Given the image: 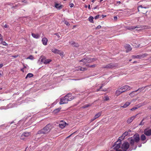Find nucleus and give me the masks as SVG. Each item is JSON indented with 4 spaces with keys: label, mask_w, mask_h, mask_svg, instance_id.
<instances>
[{
    "label": "nucleus",
    "mask_w": 151,
    "mask_h": 151,
    "mask_svg": "<svg viewBox=\"0 0 151 151\" xmlns=\"http://www.w3.org/2000/svg\"><path fill=\"white\" fill-rule=\"evenodd\" d=\"M74 99V97L72 96L71 94L68 93L63 98L60 99L59 104H67L68 101H70Z\"/></svg>",
    "instance_id": "obj_1"
},
{
    "label": "nucleus",
    "mask_w": 151,
    "mask_h": 151,
    "mask_svg": "<svg viewBox=\"0 0 151 151\" xmlns=\"http://www.w3.org/2000/svg\"><path fill=\"white\" fill-rule=\"evenodd\" d=\"M52 129V125L50 124H47L43 129L39 130L37 134H46L49 132Z\"/></svg>",
    "instance_id": "obj_2"
},
{
    "label": "nucleus",
    "mask_w": 151,
    "mask_h": 151,
    "mask_svg": "<svg viewBox=\"0 0 151 151\" xmlns=\"http://www.w3.org/2000/svg\"><path fill=\"white\" fill-rule=\"evenodd\" d=\"M131 139L129 140V142L132 146L134 145V142L137 143H138L140 140L139 135L138 133L135 134L132 137H131Z\"/></svg>",
    "instance_id": "obj_3"
},
{
    "label": "nucleus",
    "mask_w": 151,
    "mask_h": 151,
    "mask_svg": "<svg viewBox=\"0 0 151 151\" xmlns=\"http://www.w3.org/2000/svg\"><path fill=\"white\" fill-rule=\"evenodd\" d=\"M129 147V144L127 142H124L121 146V148L123 151H126Z\"/></svg>",
    "instance_id": "obj_4"
},
{
    "label": "nucleus",
    "mask_w": 151,
    "mask_h": 151,
    "mask_svg": "<svg viewBox=\"0 0 151 151\" xmlns=\"http://www.w3.org/2000/svg\"><path fill=\"white\" fill-rule=\"evenodd\" d=\"M117 66V65L116 63H111L104 66L103 68H106L107 69H110L113 68Z\"/></svg>",
    "instance_id": "obj_5"
},
{
    "label": "nucleus",
    "mask_w": 151,
    "mask_h": 151,
    "mask_svg": "<svg viewBox=\"0 0 151 151\" xmlns=\"http://www.w3.org/2000/svg\"><path fill=\"white\" fill-rule=\"evenodd\" d=\"M122 139H119L118 141H116L114 145L113 146L114 149L115 150L118 149L120 147V144L121 143Z\"/></svg>",
    "instance_id": "obj_6"
},
{
    "label": "nucleus",
    "mask_w": 151,
    "mask_h": 151,
    "mask_svg": "<svg viewBox=\"0 0 151 151\" xmlns=\"http://www.w3.org/2000/svg\"><path fill=\"white\" fill-rule=\"evenodd\" d=\"M147 55V54L145 53L142 55H133L132 58H134L141 59L146 57Z\"/></svg>",
    "instance_id": "obj_7"
},
{
    "label": "nucleus",
    "mask_w": 151,
    "mask_h": 151,
    "mask_svg": "<svg viewBox=\"0 0 151 151\" xmlns=\"http://www.w3.org/2000/svg\"><path fill=\"white\" fill-rule=\"evenodd\" d=\"M45 59V57L43 56L41 57V61L42 62H43V63L45 64H47L49 63L51 61V60L50 59Z\"/></svg>",
    "instance_id": "obj_8"
},
{
    "label": "nucleus",
    "mask_w": 151,
    "mask_h": 151,
    "mask_svg": "<svg viewBox=\"0 0 151 151\" xmlns=\"http://www.w3.org/2000/svg\"><path fill=\"white\" fill-rule=\"evenodd\" d=\"M144 134L147 136L151 135V129L149 128H146L144 131Z\"/></svg>",
    "instance_id": "obj_9"
},
{
    "label": "nucleus",
    "mask_w": 151,
    "mask_h": 151,
    "mask_svg": "<svg viewBox=\"0 0 151 151\" xmlns=\"http://www.w3.org/2000/svg\"><path fill=\"white\" fill-rule=\"evenodd\" d=\"M131 88H132L130 87L129 86L127 85H125L121 87L120 88V89H121L123 93L127 91L128 89H130Z\"/></svg>",
    "instance_id": "obj_10"
},
{
    "label": "nucleus",
    "mask_w": 151,
    "mask_h": 151,
    "mask_svg": "<svg viewBox=\"0 0 151 151\" xmlns=\"http://www.w3.org/2000/svg\"><path fill=\"white\" fill-rule=\"evenodd\" d=\"M52 52L54 53L59 54L60 55H62L63 54V52L56 49H53L52 50Z\"/></svg>",
    "instance_id": "obj_11"
},
{
    "label": "nucleus",
    "mask_w": 151,
    "mask_h": 151,
    "mask_svg": "<svg viewBox=\"0 0 151 151\" xmlns=\"http://www.w3.org/2000/svg\"><path fill=\"white\" fill-rule=\"evenodd\" d=\"M145 86V87H142L141 88H139V89H138L137 90L135 91H133L132 93H130L129 94V95H131L132 93H134L135 92H137V91H138V93H139L140 92H141L146 87H147V86Z\"/></svg>",
    "instance_id": "obj_12"
},
{
    "label": "nucleus",
    "mask_w": 151,
    "mask_h": 151,
    "mask_svg": "<svg viewBox=\"0 0 151 151\" xmlns=\"http://www.w3.org/2000/svg\"><path fill=\"white\" fill-rule=\"evenodd\" d=\"M67 123L63 121H60V122L58 125V126L61 129H63L66 126Z\"/></svg>",
    "instance_id": "obj_13"
},
{
    "label": "nucleus",
    "mask_w": 151,
    "mask_h": 151,
    "mask_svg": "<svg viewBox=\"0 0 151 151\" xmlns=\"http://www.w3.org/2000/svg\"><path fill=\"white\" fill-rule=\"evenodd\" d=\"M134 29H136V30H142L143 29H145V26H142L139 25H138L136 26H133Z\"/></svg>",
    "instance_id": "obj_14"
},
{
    "label": "nucleus",
    "mask_w": 151,
    "mask_h": 151,
    "mask_svg": "<svg viewBox=\"0 0 151 151\" xmlns=\"http://www.w3.org/2000/svg\"><path fill=\"white\" fill-rule=\"evenodd\" d=\"M69 43L73 46L76 47H78L79 46V45L77 43H76L74 41H70Z\"/></svg>",
    "instance_id": "obj_15"
},
{
    "label": "nucleus",
    "mask_w": 151,
    "mask_h": 151,
    "mask_svg": "<svg viewBox=\"0 0 151 151\" xmlns=\"http://www.w3.org/2000/svg\"><path fill=\"white\" fill-rule=\"evenodd\" d=\"M32 35L33 37L36 39H38L40 37V35L38 34L32 33Z\"/></svg>",
    "instance_id": "obj_16"
},
{
    "label": "nucleus",
    "mask_w": 151,
    "mask_h": 151,
    "mask_svg": "<svg viewBox=\"0 0 151 151\" xmlns=\"http://www.w3.org/2000/svg\"><path fill=\"white\" fill-rule=\"evenodd\" d=\"M128 134V132L127 131L125 132L122 135V136L119 138L123 140L124 138Z\"/></svg>",
    "instance_id": "obj_17"
},
{
    "label": "nucleus",
    "mask_w": 151,
    "mask_h": 151,
    "mask_svg": "<svg viewBox=\"0 0 151 151\" xmlns=\"http://www.w3.org/2000/svg\"><path fill=\"white\" fill-rule=\"evenodd\" d=\"M55 7L56 8L58 9H60L63 8V5H60L59 4L56 3L55 4Z\"/></svg>",
    "instance_id": "obj_18"
},
{
    "label": "nucleus",
    "mask_w": 151,
    "mask_h": 151,
    "mask_svg": "<svg viewBox=\"0 0 151 151\" xmlns=\"http://www.w3.org/2000/svg\"><path fill=\"white\" fill-rule=\"evenodd\" d=\"M135 117L136 116H133L130 117L127 120V122L128 123H131L133 120V119H134V118H135Z\"/></svg>",
    "instance_id": "obj_19"
},
{
    "label": "nucleus",
    "mask_w": 151,
    "mask_h": 151,
    "mask_svg": "<svg viewBox=\"0 0 151 151\" xmlns=\"http://www.w3.org/2000/svg\"><path fill=\"white\" fill-rule=\"evenodd\" d=\"M125 47L126 49V51L127 52V51H130L132 50V48L130 45L128 44L126 45L125 46Z\"/></svg>",
    "instance_id": "obj_20"
},
{
    "label": "nucleus",
    "mask_w": 151,
    "mask_h": 151,
    "mask_svg": "<svg viewBox=\"0 0 151 151\" xmlns=\"http://www.w3.org/2000/svg\"><path fill=\"white\" fill-rule=\"evenodd\" d=\"M47 41L48 40L45 37L43 38L42 39V43L44 45H47Z\"/></svg>",
    "instance_id": "obj_21"
},
{
    "label": "nucleus",
    "mask_w": 151,
    "mask_h": 151,
    "mask_svg": "<svg viewBox=\"0 0 151 151\" xmlns=\"http://www.w3.org/2000/svg\"><path fill=\"white\" fill-rule=\"evenodd\" d=\"M30 135V132H24L22 135V136H24L25 137H28Z\"/></svg>",
    "instance_id": "obj_22"
},
{
    "label": "nucleus",
    "mask_w": 151,
    "mask_h": 151,
    "mask_svg": "<svg viewBox=\"0 0 151 151\" xmlns=\"http://www.w3.org/2000/svg\"><path fill=\"white\" fill-rule=\"evenodd\" d=\"M122 93L123 92H122L121 90L119 88V89L118 90L116 91L115 94L116 96H118L120 94H121V93Z\"/></svg>",
    "instance_id": "obj_23"
},
{
    "label": "nucleus",
    "mask_w": 151,
    "mask_h": 151,
    "mask_svg": "<svg viewBox=\"0 0 151 151\" xmlns=\"http://www.w3.org/2000/svg\"><path fill=\"white\" fill-rule=\"evenodd\" d=\"M61 109V107H59L58 108L55 109L53 112V113L54 114H57L60 111Z\"/></svg>",
    "instance_id": "obj_24"
},
{
    "label": "nucleus",
    "mask_w": 151,
    "mask_h": 151,
    "mask_svg": "<svg viewBox=\"0 0 151 151\" xmlns=\"http://www.w3.org/2000/svg\"><path fill=\"white\" fill-rule=\"evenodd\" d=\"M140 138L141 141H144L146 139V137L145 134H142L141 135Z\"/></svg>",
    "instance_id": "obj_25"
},
{
    "label": "nucleus",
    "mask_w": 151,
    "mask_h": 151,
    "mask_svg": "<svg viewBox=\"0 0 151 151\" xmlns=\"http://www.w3.org/2000/svg\"><path fill=\"white\" fill-rule=\"evenodd\" d=\"M131 103L130 102H126L124 104V105L123 106H122L121 107L124 108H126Z\"/></svg>",
    "instance_id": "obj_26"
},
{
    "label": "nucleus",
    "mask_w": 151,
    "mask_h": 151,
    "mask_svg": "<svg viewBox=\"0 0 151 151\" xmlns=\"http://www.w3.org/2000/svg\"><path fill=\"white\" fill-rule=\"evenodd\" d=\"M101 114V112H98L97 114H96L94 116V119H96V118L100 116Z\"/></svg>",
    "instance_id": "obj_27"
},
{
    "label": "nucleus",
    "mask_w": 151,
    "mask_h": 151,
    "mask_svg": "<svg viewBox=\"0 0 151 151\" xmlns=\"http://www.w3.org/2000/svg\"><path fill=\"white\" fill-rule=\"evenodd\" d=\"M34 75L33 74L31 73H28L27 75L25 78L27 79L28 78H31Z\"/></svg>",
    "instance_id": "obj_28"
},
{
    "label": "nucleus",
    "mask_w": 151,
    "mask_h": 151,
    "mask_svg": "<svg viewBox=\"0 0 151 151\" xmlns=\"http://www.w3.org/2000/svg\"><path fill=\"white\" fill-rule=\"evenodd\" d=\"M93 17L92 16H90L88 18V20L91 23H93Z\"/></svg>",
    "instance_id": "obj_29"
},
{
    "label": "nucleus",
    "mask_w": 151,
    "mask_h": 151,
    "mask_svg": "<svg viewBox=\"0 0 151 151\" xmlns=\"http://www.w3.org/2000/svg\"><path fill=\"white\" fill-rule=\"evenodd\" d=\"M88 60H87V59H86V58H84L82 60H80L79 62H83L84 63H86Z\"/></svg>",
    "instance_id": "obj_30"
},
{
    "label": "nucleus",
    "mask_w": 151,
    "mask_h": 151,
    "mask_svg": "<svg viewBox=\"0 0 151 151\" xmlns=\"http://www.w3.org/2000/svg\"><path fill=\"white\" fill-rule=\"evenodd\" d=\"M91 106V104H86L84 105V106H82V108L83 109L86 108L89 106Z\"/></svg>",
    "instance_id": "obj_31"
},
{
    "label": "nucleus",
    "mask_w": 151,
    "mask_h": 151,
    "mask_svg": "<svg viewBox=\"0 0 151 151\" xmlns=\"http://www.w3.org/2000/svg\"><path fill=\"white\" fill-rule=\"evenodd\" d=\"M96 65L94 64L93 65H86V66L88 67H89V68H94L96 67Z\"/></svg>",
    "instance_id": "obj_32"
},
{
    "label": "nucleus",
    "mask_w": 151,
    "mask_h": 151,
    "mask_svg": "<svg viewBox=\"0 0 151 151\" xmlns=\"http://www.w3.org/2000/svg\"><path fill=\"white\" fill-rule=\"evenodd\" d=\"M101 88H100V87L99 88L97 89L96 90V91L98 92L99 91H100V89ZM106 91V89H102L101 90V91L105 92Z\"/></svg>",
    "instance_id": "obj_33"
},
{
    "label": "nucleus",
    "mask_w": 151,
    "mask_h": 151,
    "mask_svg": "<svg viewBox=\"0 0 151 151\" xmlns=\"http://www.w3.org/2000/svg\"><path fill=\"white\" fill-rule=\"evenodd\" d=\"M127 29L129 30H133L134 29L133 26H127Z\"/></svg>",
    "instance_id": "obj_34"
},
{
    "label": "nucleus",
    "mask_w": 151,
    "mask_h": 151,
    "mask_svg": "<svg viewBox=\"0 0 151 151\" xmlns=\"http://www.w3.org/2000/svg\"><path fill=\"white\" fill-rule=\"evenodd\" d=\"M80 69L81 71H84L86 70V68H83L82 67H80Z\"/></svg>",
    "instance_id": "obj_35"
},
{
    "label": "nucleus",
    "mask_w": 151,
    "mask_h": 151,
    "mask_svg": "<svg viewBox=\"0 0 151 151\" xmlns=\"http://www.w3.org/2000/svg\"><path fill=\"white\" fill-rule=\"evenodd\" d=\"M21 4H16L15 6H12V8H14L15 7H18L19 6H20Z\"/></svg>",
    "instance_id": "obj_36"
},
{
    "label": "nucleus",
    "mask_w": 151,
    "mask_h": 151,
    "mask_svg": "<svg viewBox=\"0 0 151 151\" xmlns=\"http://www.w3.org/2000/svg\"><path fill=\"white\" fill-rule=\"evenodd\" d=\"M22 2L23 3V4H22V5H24L25 4H27V0H24L23 1H22Z\"/></svg>",
    "instance_id": "obj_37"
},
{
    "label": "nucleus",
    "mask_w": 151,
    "mask_h": 151,
    "mask_svg": "<svg viewBox=\"0 0 151 151\" xmlns=\"http://www.w3.org/2000/svg\"><path fill=\"white\" fill-rule=\"evenodd\" d=\"M105 99L104 100L106 101H107L109 100V99L107 96H106L104 97Z\"/></svg>",
    "instance_id": "obj_38"
},
{
    "label": "nucleus",
    "mask_w": 151,
    "mask_h": 151,
    "mask_svg": "<svg viewBox=\"0 0 151 151\" xmlns=\"http://www.w3.org/2000/svg\"><path fill=\"white\" fill-rule=\"evenodd\" d=\"M1 43L4 45L7 46L8 44L6 43L5 41H3Z\"/></svg>",
    "instance_id": "obj_39"
},
{
    "label": "nucleus",
    "mask_w": 151,
    "mask_h": 151,
    "mask_svg": "<svg viewBox=\"0 0 151 151\" xmlns=\"http://www.w3.org/2000/svg\"><path fill=\"white\" fill-rule=\"evenodd\" d=\"M34 58L33 56L32 55H30L27 58V59H29L31 60H32Z\"/></svg>",
    "instance_id": "obj_40"
},
{
    "label": "nucleus",
    "mask_w": 151,
    "mask_h": 151,
    "mask_svg": "<svg viewBox=\"0 0 151 151\" xmlns=\"http://www.w3.org/2000/svg\"><path fill=\"white\" fill-rule=\"evenodd\" d=\"M137 108H138L137 107H133L131 109H130V110L133 111L136 109H137Z\"/></svg>",
    "instance_id": "obj_41"
},
{
    "label": "nucleus",
    "mask_w": 151,
    "mask_h": 151,
    "mask_svg": "<svg viewBox=\"0 0 151 151\" xmlns=\"http://www.w3.org/2000/svg\"><path fill=\"white\" fill-rule=\"evenodd\" d=\"M99 17H100V15H98L96 16L94 18L95 19H97L99 18Z\"/></svg>",
    "instance_id": "obj_42"
},
{
    "label": "nucleus",
    "mask_w": 151,
    "mask_h": 151,
    "mask_svg": "<svg viewBox=\"0 0 151 151\" xmlns=\"http://www.w3.org/2000/svg\"><path fill=\"white\" fill-rule=\"evenodd\" d=\"M143 120H142L141 122L140 123V124H139V125H143L144 124V122H143Z\"/></svg>",
    "instance_id": "obj_43"
},
{
    "label": "nucleus",
    "mask_w": 151,
    "mask_h": 151,
    "mask_svg": "<svg viewBox=\"0 0 151 151\" xmlns=\"http://www.w3.org/2000/svg\"><path fill=\"white\" fill-rule=\"evenodd\" d=\"M65 24L68 26L70 25V24L69 23V22L67 21H65Z\"/></svg>",
    "instance_id": "obj_44"
},
{
    "label": "nucleus",
    "mask_w": 151,
    "mask_h": 151,
    "mask_svg": "<svg viewBox=\"0 0 151 151\" xmlns=\"http://www.w3.org/2000/svg\"><path fill=\"white\" fill-rule=\"evenodd\" d=\"M74 4L73 3H71L70 4V7H72L74 6Z\"/></svg>",
    "instance_id": "obj_45"
},
{
    "label": "nucleus",
    "mask_w": 151,
    "mask_h": 151,
    "mask_svg": "<svg viewBox=\"0 0 151 151\" xmlns=\"http://www.w3.org/2000/svg\"><path fill=\"white\" fill-rule=\"evenodd\" d=\"M101 27V26L100 25H98L96 28V29H100Z\"/></svg>",
    "instance_id": "obj_46"
},
{
    "label": "nucleus",
    "mask_w": 151,
    "mask_h": 151,
    "mask_svg": "<svg viewBox=\"0 0 151 151\" xmlns=\"http://www.w3.org/2000/svg\"><path fill=\"white\" fill-rule=\"evenodd\" d=\"M138 8L139 7H141V8H145V9H146L147 8L146 7H143V6H142V5H140V6H139L138 7Z\"/></svg>",
    "instance_id": "obj_47"
},
{
    "label": "nucleus",
    "mask_w": 151,
    "mask_h": 151,
    "mask_svg": "<svg viewBox=\"0 0 151 151\" xmlns=\"http://www.w3.org/2000/svg\"><path fill=\"white\" fill-rule=\"evenodd\" d=\"M117 19V17L116 16H115L114 17V19L115 20H116Z\"/></svg>",
    "instance_id": "obj_48"
},
{
    "label": "nucleus",
    "mask_w": 151,
    "mask_h": 151,
    "mask_svg": "<svg viewBox=\"0 0 151 151\" xmlns=\"http://www.w3.org/2000/svg\"><path fill=\"white\" fill-rule=\"evenodd\" d=\"M116 150L114 151H122V150L121 149H116Z\"/></svg>",
    "instance_id": "obj_49"
},
{
    "label": "nucleus",
    "mask_w": 151,
    "mask_h": 151,
    "mask_svg": "<svg viewBox=\"0 0 151 151\" xmlns=\"http://www.w3.org/2000/svg\"><path fill=\"white\" fill-rule=\"evenodd\" d=\"M104 84H101V86H100V88H102V87L104 86Z\"/></svg>",
    "instance_id": "obj_50"
},
{
    "label": "nucleus",
    "mask_w": 151,
    "mask_h": 151,
    "mask_svg": "<svg viewBox=\"0 0 151 151\" xmlns=\"http://www.w3.org/2000/svg\"><path fill=\"white\" fill-rule=\"evenodd\" d=\"M148 109H149V110H151V106H149L148 107Z\"/></svg>",
    "instance_id": "obj_51"
},
{
    "label": "nucleus",
    "mask_w": 151,
    "mask_h": 151,
    "mask_svg": "<svg viewBox=\"0 0 151 151\" xmlns=\"http://www.w3.org/2000/svg\"><path fill=\"white\" fill-rule=\"evenodd\" d=\"M18 56V55H14V56H13V57L14 58H17Z\"/></svg>",
    "instance_id": "obj_52"
},
{
    "label": "nucleus",
    "mask_w": 151,
    "mask_h": 151,
    "mask_svg": "<svg viewBox=\"0 0 151 151\" xmlns=\"http://www.w3.org/2000/svg\"><path fill=\"white\" fill-rule=\"evenodd\" d=\"M3 66V65L2 64H0V68H1Z\"/></svg>",
    "instance_id": "obj_53"
},
{
    "label": "nucleus",
    "mask_w": 151,
    "mask_h": 151,
    "mask_svg": "<svg viewBox=\"0 0 151 151\" xmlns=\"http://www.w3.org/2000/svg\"><path fill=\"white\" fill-rule=\"evenodd\" d=\"M3 40V39L2 37L0 38V41H2Z\"/></svg>",
    "instance_id": "obj_54"
},
{
    "label": "nucleus",
    "mask_w": 151,
    "mask_h": 151,
    "mask_svg": "<svg viewBox=\"0 0 151 151\" xmlns=\"http://www.w3.org/2000/svg\"><path fill=\"white\" fill-rule=\"evenodd\" d=\"M101 16L102 18H104V17H106V15H104L102 14V15Z\"/></svg>",
    "instance_id": "obj_55"
},
{
    "label": "nucleus",
    "mask_w": 151,
    "mask_h": 151,
    "mask_svg": "<svg viewBox=\"0 0 151 151\" xmlns=\"http://www.w3.org/2000/svg\"><path fill=\"white\" fill-rule=\"evenodd\" d=\"M92 60L91 61L92 62H93L94 61L96 60V59L94 58H93L92 59Z\"/></svg>",
    "instance_id": "obj_56"
},
{
    "label": "nucleus",
    "mask_w": 151,
    "mask_h": 151,
    "mask_svg": "<svg viewBox=\"0 0 151 151\" xmlns=\"http://www.w3.org/2000/svg\"><path fill=\"white\" fill-rule=\"evenodd\" d=\"M88 9H91V8H90V5H88Z\"/></svg>",
    "instance_id": "obj_57"
},
{
    "label": "nucleus",
    "mask_w": 151,
    "mask_h": 151,
    "mask_svg": "<svg viewBox=\"0 0 151 151\" xmlns=\"http://www.w3.org/2000/svg\"><path fill=\"white\" fill-rule=\"evenodd\" d=\"M4 27L6 28H7L8 27V26L6 24L5 25H4Z\"/></svg>",
    "instance_id": "obj_58"
},
{
    "label": "nucleus",
    "mask_w": 151,
    "mask_h": 151,
    "mask_svg": "<svg viewBox=\"0 0 151 151\" xmlns=\"http://www.w3.org/2000/svg\"><path fill=\"white\" fill-rule=\"evenodd\" d=\"M117 4H120L121 3V2L120 1H117L116 2Z\"/></svg>",
    "instance_id": "obj_59"
},
{
    "label": "nucleus",
    "mask_w": 151,
    "mask_h": 151,
    "mask_svg": "<svg viewBox=\"0 0 151 151\" xmlns=\"http://www.w3.org/2000/svg\"><path fill=\"white\" fill-rule=\"evenodd\" d=\"M56 35L58 37H60V36H59V35L57 34H56Z\"/></svg>",
    "instance_id": "obj_60"
},
{
    "label": "nucleus",
    "mask_w": 151,
    "mask_h": 151,
    "mask_svg": "<svg viewBox=\"0 0 151 151\" xmlns=\"http://www.w3.org/2000/svg\"><path fill=\"white\" fill-rule=\"evenodd\" d=\"M95 119H94V118L93 119H91V121H94Z\"/></svg>",
    "instance_id": "obj_61"
},
{
    "label": "nucleus",
    "mask_w": 151,
    "mask_h": 151,
    "mask_svg": "<svg viewBox=\"0 0 151 151\" xmlns=\"http://www.w3.org/2000/svg\"><path fill=\"white\" fill-rule=\"evenodd\" d=\"M95 119H94V118L93 119H91V121H94Z\"/></svg>",
    "instance_id": "obj_62"
},
{
    "label": "nucleus",
    "mask_w": 151,
    "mask_h": 151,
    "mask_svg": "<svg viewBox=\"0 0 151 151\" xmlns=\"http://www.w3.org/2000/svg\"><path fill=\"white\" fill-rule=\"evenodd\" d=\"M87 6H87L86 5H85V6H84L86 8H87Z\"/></svg>",
    "instance_id": "obj_63"
},
{
    "label": "nucleus",
    "mask_w": 151,
    "mask_h": 151,
    "mask_svg": "<svg viewBox=\"0 0 151 151\" xmlns=\"http://www.w3.org/2000/svg\"><path fill=\"white\" fill-rule=\"evenodd\" d=\"M127 132H131V130L130 129H129Z\"/></svg>",
    "instance_id": "obj_64"
}]
</instances>
